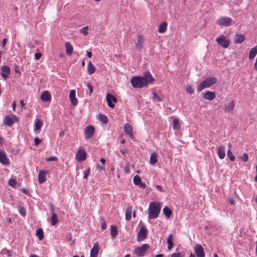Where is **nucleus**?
<instances>
[{"label":"nucleus","mask_w":257,"mask_h":257,"mask_svg":"<svg viewBox=\"0 0 257 257\" xmlns=\"http://www.w3.org/2000/svg\"><path fill=\"white\" fill-rule=\"evenodd\" d=\"M48 171L40 170L38 173V181L39 183L42 184L44 183L46 180V176L48 173Z\"/></svg>","instance_id":"dca6fc26"},{"label":"nucleus","mask_w":257,"mask_h":257,"mask_svg":"<svg viewBox=\"0 0 257 257\" xmlns=\"http://www.w3.org/2000/svg\"><path fill=\"white\" fill-rule=\"evenodd\" d=\"M203 97L206 99L212 100L215 97V93L214 92L208 91L204 94Z\"/></svg>","instance_id":"6ab92c4d"},{"label":"nucleus","mask_w":257,"mask_h":257,"mask_svg":"<svg viewBox=\"0 0 257 257\" xmlns=\"http://www.w3.org/2000/svg\"><path fill=\"white\" fill-rule=\"evenodd\" d=\"M245 39L244 36L242 34H236L234 36V42L236 44L242 43Z\"/></svg>","instance_id":"412c9836"},{"label":"nucleus","mask_w":257,"mask_h":257,"mask_svg":"<svg viewBox=\"0 0 257 257\" xmlns=\"http://www.w3.org/2000/svg\"><path fill=\"white\" fill-rule=\"evenodd\" d=\"M97 168H98V169L100 171H103V170H105V168H104V167L102 166H100V165H99V164H98V165H97Z\"/></svg>","instance_id":"13d9d810"},{"label":"nucleus","mask_w":257,"mask_h":257,"mask_svg":"<svg viewBox=\"0 0 257 257\" xmlns=\"http://www.w3.org/2000/svg\"><path fill=\"white\" fill-rule=\"evenodd\" d=\"M171 257H183L181 252L173 253L171 255Z\"/></svg>","instance_id":"3c124183"},{"label":"nucleus","mask_w":257,"mask_h":257,"mask_svg":"<svg viewBox=\"0 0 257 257\" xmlns=\"http://www.w3.org/2000/svg\"><path fill=\"white\" fill-rule=\"evenodd\" d=\"M132 209L131 206H128L126 208L125 218L126 220H130L132 217Z\"/></svg>","instance_id":"cd10ccee"},{"label":"nucleus","mask_w":257,"mask_h":257,"mask_svg":"<svg viewBox=\"0 0 257 257\" xmlns=\"http://www.w3.org/2000/svg\"><path fill=\"white\" fill-rule=\"evenodd\" d=\"M1 253L3 254L5 257H12V254L11 251L8 250L6 248H4L2 249Z\"/></svg>","instance_id":"72a5a7b5"},{"label":"nucleus","mask_w":257,"mask_h":257,"mask_svg":"<svg viewBox=\"0 0 257 257\" xmlns=\"http://www.w3.org/2000/svg\"><path fill=\"white\" fill-rule=\"evenodd\" d=\"M17 183V181L13 179H10L8 181L9 185L13 187L16 186Z\"/></svg>","instance_id":"79ce46f5"},{"label":"nucleus","mask_w":257,"mask_h":257,"mask_svg":"<svg viewBox=\"0 0 257 257\" xmlns=\"http://www.w3.org/2000/svg\"><path fill=\"white\" fill-rule=\"evenodd\" d=\"M138 185H139L140 188H143V189H145L146 187V183H143L142 182H141V183L140 184H139Z\"/></svg>","instance_id":"bf43d9fd"},{"label":"nucleus","mask_w":257,"mask_h":257,"mask_svg":"<svg viewBox=\"0 0 257 257\" xmlns=\"http://www.w3.org/2000/svg\"><path fill=\"white\" fill-rule=\"evenodd\" d=\"M133 128L131 124L128 123H126L124 124V133L129 136V137L131 138H133Z\"/></svg>","instance_id":"4468645a"},{"label":"nucleus","mask_w":257,"mask_h":257,"mask_svg":"<svg viewBox=\"0 0 257 257\" xmlns=\"http://www.w3.org/2000/svg\"><path fill=\"white\" fill-rule=\"evenodd\" d=\"M50 209L51 214L55 213V206L53 204H51L50 205Z\"/></svg>","instance_id":"6e6d98bb"},{"label":"nucleus","mask_w":257,"mask_h":257,"mask_svg":"<svg viewBox=\"0 0 257 257\" xmlns=\"http://www.w3.org/2000/svg\"><path fill=\"white\" fill-rule=\"evenodd\" d=\"M94 127L92 125H89L87 126L84 131L85 139L88 140L91 138L94 135Z\"/></svg>","instance_id":"6e6552de"},{"label":"nucleus","mask_w":257,"mask_h":257,"mask_svg":"<svg viewBox=\"0 0 257 257\" xmlns=\"http://www.w3.org/2000/svg\"><path fill=\"white\" fill-rule=\"evenodd\" d=\"M216 41L219 45L224 48H227L230 44L229 41L226 40L225 37L223 35H221L217 37Z\"/></svg>","instance_id":"0eeeda50"},{"label":"nucleus","mask_w":257,"mask_h":257,"mask_svg":"<svg viewBox=\"0 0 257 257\" xmlns=\"http://www.w3.org/2000/svg\"><path fill=\"white\" fill-rule=\"evenodd\" d=\"M153 99L157 100L159 102L162 101V99L159 96L156 92L153 93Z\"/></svg>","instance_id":"09e8293b"},{"label":"nucleus","mask_w":257,"mask_h":257,"mask_svg":"<svg viewBox=\"0 0 257 257\" xmlns=\"http://www.w3.org/2000/svg\"><path fill=\"white\" fill-rule=\"evenodd\" d=\"M101 227L102 229H103V230L105 229L106 227V224L105 220H102V221L101 223Z\"/></svg>","instance_id":"864d4df0"},{"label":"nucleus","mask_w":257,"mask_h":257,"mask_svg":"<svg viewBox=\"0 0 257 257\" xmlns=\"http://www.w3.org/2000/svg\"><path fill=\"white\" fill-rule=\"evenodd\" d=\"M172 239H173V235L172 234H169L168 237L167 238V244L173 243V242Z\"/></svg>","instance_id":"de8ad7c7"},{"label":"nucleus","mask_w":257,"mask_h":257,"mask_svg":"<svg viewBox=\"0 0 257 257\" xmlns=\"http://www.w3.org/2000/svg\"><path fill=\"white\" fill-rule=\"evenodd\" d=\"M97 119L103 123H106L108 122V117L105 115L101 113L98 114Z\"/></svg>","instance_id":"c756f323"},{"label":"nucleus","mask_w":257,"mask_h":257,"mask_svg":"<svg viewBox=\"0 0 257 257\" xmlns=\"http://www.w3.org/2000/svg\"><path fill=\"white\" fill-rule=\"evenodd\" d=\"M7 42V39L6 38H5L3 40V41H2V47L3 48L5 47L6 44V43Z\"/></svg>","instance_id":"680f3d73"},{"label":"nucleus","mask_w":257,"mask_h":257,"mask_svg":"<svg viewBox=\"0 0 257 257\" xmlns=\"http://www.w3.org/2000/svg\"><path fill=\"white\" fill-rule=\"evenodd\" d=\"M35 127L34 131H37L40 130L42 126V121L39 118H36L35 120Z\"/></svg>","instance_id":"b1692460"},{"label":"nucleus","mask_w":257,"mask_h":257,"mask_svg":"<svg viewBox=\"0 0 257 257\" xmlns=\"http://www.w3.org/2000/svg\"><path fill=\"white\" fill-rule=\"evenodd\" d=\"M147 235V229L145 226L142 225L140 227V230L137 234V241L141 242L145 239Z\"/></svg>","instance_id":"423d86ee"},{"label":"nucleus","mask_w":257,"mask_h":257,"mask_svg":"<svg viewBox=\"0 0 257 257\" xmlns=\"http://www.w3.org/2000/svg\"><path fill=\"white\" fill-rule=\"evenodd\" d=\"M42 55L40 53H37L35 54V59L36 60H38L40 59Z\"/></svg>","instance_id":"4d7b16f0"},{"label":"nucleus","mask_w":257,"mask_h":257,"mask_svg":"<svg viewBox=\"0 0 257 257\" xmlns=\"http://www.w3.org/2000/svg\"><path fill=\"white\" fill-rule=\"evenodd\" d=\"M149 247V244L147 243L144 244L141 246L136 247L134 250V253L137 255V257H143Z\"/></svg>","instance_id":"20e7f679"},{"label":"nucleus","mask_w":257,"mask_h":257,"mask_svg":"<svg viewBox=\"0 0 257 257\" xmlns=\"http://www.w3.org/2000/svg\"><path fill=\"white\" fill-rule=\"evenodd\" d=\"M86 152L82 150H79L76 155V159L79 162L85 160L86 159Z\"/></svg>","instance_id":"2eb2a0df"},{"label":"nucleus","mask_w":257,"mask_h":257,"mask_svg":"<svg viewBox=\"0 0 257 257\" xmlns=\"http://www.w3.org/2000/svg\"><path fill=\"white\" fill-rule=\"evenodd\" d=\"M225 147L221 146L218 148V155L220 159H223L225 156Z\"/></svg>","instance_id":"a878e982"},{"label":"nucleus","mask_w":257,"mask_h":257,"mask_svg":"<svg viewBox=\"0 0 257 257\" xmlns=\"http://www.w3.org/2000/svg\"><path fill=\"white\" fill-rule=\"evenodd\" d=\"M194 251L197 257H205L204 248L200 244H197L195 246Z\"/></svg>","instance_id":"9b49d317"},{"label":"nucleus","mask_w":257,"mask_h":257,"mask_svg":"<svg viewBox=\"0 0 257 257\" xmlns=\"http://www.w3.org/2000/svg\"><path fill=\"white\" fill-rule=\"evenodd\" d=\"M133 181L135 185H138L141 183L142 180L139 176L136 175L134 177Z\"/></svg>","instance_id":"ea45409f"},{"label":"nucleus","mask_w":257,"mask_h":257,"mask_svg":"<svg viewBox=\"0 0 257 257\" xmlns=\"http://www.w3.org/2000/svg\"><path fill=\"white\" fill-rule=\"evenodd\" d=\"M0 162L5 166H8L10 164L9 159L7 158L6 153L1 151H0Z\"/></svg>","instance_id":"f3484780"},{"label":"nucleus","mask_w":257,"mask_h":257,"mask_svg":"<svg viewBox=\"0 0 257 257\" xmlns=\"http://www.w3.org/2000/svg\"><path fill=\"white\" fill-rule=\"evenodd\" d=\"M257 54V45L251 48L249 52V59L252 60Z\"/></svg>","instance_id":"5701e85b"},{"label":"nucleus","mask_w":257,"mask_h":257,"mask_svg":"<svg viewBox=\"0 0 257 257\" xmlns=\"http://www.w3.org/2000/svg\"><path fill=\"white\" fill-rule=\"evenodd\" d=\"M88 88L89 89V92L86 93V95L88 96H90L93 92V87L90 84H88L87 85Z\"/></svg>","instance_id":"a18cd8bd"},{"label":"nucleus","mask_w":257,"mask_h":257,"mask_svg":"<svg viewBox=\"0 0 257 257\" xmlns=\"http://www.w3.org/2000/svg\"><path fill=\"white\" fill-rule=\"evenodd\" d=\"M143 39L141 36H139L137 39V41L136 43V45L137 48L139 49H142L143 47Z\"/></svg>","instance_id":"2f4dec72"},{"label":"nucleus","mask_w":257,"mask_h":257,"mask_svg":"<svg viewBox=\"0 0 257 257\" xmlns=\"http://www.w3.org/2000/svg\"><path fill=\"white\" fill-rule=\"evenodd\" d=\"M158 155L156 153L153 152L151 154L150 156V162L152 165H155L158 161Z\"/></svg>","instance_id":"393cba45"},{"label":"nucleus","mask_w":257,"mask_h":257,"mask_svg":"<svg viewBox=\"0 0 257 257\" xmlns=\"http://www.w3.org/2000/svg\"><path fill=\"white\" fill-rule=\"evenodd\" d=\"M234 107V103L233 101L228 103L225 106L224 111L225 112H230L231 111Z\"/></svg>","instance_id":"7c9ffc66"},{"label":"nucleus","mask_w":257,"mask_h":257,"mask_svg":"<svg viewBox=\"0 0 257 257\" xmlns=\"http://www.w3.org/2000/svg\"><path fill=\"white\" fill-rule=\"evenodd\" d=\"M18 212L23 217L26 215V210L24 207L22 205L19 206Z\"/></svg>","instance_id":"4c0bfd02"},{"label":"nucleus","mask_w":257,"mask_h":257,"mask_svg":"<svg viewBox=\"0 0 257 257\" xmlns=\"http://www.w3.org/2000/svg\"><path fill=\"white\" fill-rule=\"evenodd\" d=\"M163 212L164 215L168 217H169L172 214L171 210L167 206L163 208Z\"/></svg>","instance_id":"58836bf2"},{"label":"nucleus","mask_w":257,"mask_h":257,"mask_svg":"<svg viewBox=\"0 0 257 257\" xmlns=\"http://www.w3.org/2000/svg\"><path fill=\"white\" fill-rule=\"evenodd\" d=\"M106 100L108 106L111 108H113L114 104L112 102H116L117 101V99L114 95L107 93L106 94Z\"/></svg>","instance_id":"9d476101"},{"label":"nucleus","mask_w":257,"mask_h":257,"mask_svg":"<svg viewBox=\"0 0 257 257\" xmlns=\"http://www.w3.org/2000/svg\"><path fill=\"white\" fill-rule=\"evenodd\" d=\"M36 235L38 237L40 240L44 238V232L42 228H39L36 231Z\"/></svg>","instance_id":"c9c22d12"},{"label":"nucleus","mask_w":257,"mask_h":257,"mask_svg":"<svg viewBox=\"0 0 257 257\" xmlns=\"http://www.w3.org/2000/svg\"><path fill=\"white\" fill-rule=\"evenodd\" d=\"M51 221L52 225H55L58 222V219L56 213L52 214Z\"/></svg>","instance_id":"f704fd0d"},{"label":"nucleus","mask_w":257,"mask_h":257,"mask_svg":"<svg viewBox=\"0 0 257 257\" xmlns=\"http://www.w3.org/2000/svg\"><path fill=\"white\" fill-rule=\"evenodd\" d=\"M87 56L88 58H91V57H92V53L91 52L87 51Z\"/></svg>","instance_id":"338daca9"},{"label":"nucleus","mask_w":257,"mask_h":257,"mask_svg":"<svg viewBox=\"0 0 257 257\" xmlns=\"http://www.w3.org/2000/svg\"><path fill=\"white\" fill-rule=\"evenodd\" d=\"M173 128L175 131H178L180 129V126L179 124V119L178 118H175L173 120Z\"/></svg>","instance_id":"473e14b6"},{"label":"nucleus","mask_w":257,"mask_h":257,"mask_svg":"<svg viewBox=\"0 0 257 257\" xmlns=\"http://www.w3.org/2000/svg\"><path fill=\"white\" fill-rule=\"evenodd\" d=\"M151 73L146 71L143 73V76H136L133 77L131 80L132 85L134 88H141L148 86L149 83L154 81Z\"/></svg>","instance_id":"f257e3e1"},{"label":"nucleus","mask_w":257,"mask_h":257,"mask_svg":"<svg viewBox=\"0 0 257 257\" xmlns=\"http://www.w3.org/2000/svg\"><path fill=\"white\" fill-rule=\"evenodd\" d=\"M76 91L75 90H71L69 93V97L71 102L73 105H76L77 104V100L75 97Z\"/></svg>","instance_id":"a211bd4d"},{"label":"nucleus","mask_w":257,"mask_h":257,"mask_svg":"<svg viewBox=\"0 0 257 257\" xmlns=\"http://www.w3.org/2000/svg\"><path fill=\"white\" fill-rule=\"evenodd\" d=\"M65 47H66V53L69 55L71 56L72 54L73 53V46L70 44V42H67L65 43Z\"/></svg>","instance_id":"4be33fe9"},{"label":"nucleus","mask_w":257,"mask_h":257,"mask_svg":"<svg viewBox=\"0 0 257 257\" xmlns=\"http://www.w3.org/2000/svg\"><path fill=\"white\" fill-rule=\"evenodd\" d=\"M232 22V20L230 18L222 17L217 20L216 24L221 26L228 27L230 25Z\"/></svg>","instance_id":"39448f33"},{"label":"nucleus","mask_w":257,"mask_h":257,"mask_svg":"<svg viewBox=\"0 0 257 257\" xmlns=\"http://www.w3.org/2000/svg\"><path fill=\"white\" fill-rule=\"evenodd\" d=\"M22 191L24 193H25V194H28V190H27V189H26V188H23V189H22Z\"/></svg>","instance_id":"69168bd1"},{"label":"nucleus","mask_w":257,"mask_h":257,"mask_svg":"<svg viewBox=\"0 0 257 257\" xmlns=\"http://www.w3.org/2000/svg\"><path fill=\"white\" fill-rule=\"evenodd\" d=\"M229 203L231 205H234V199L232 198L229 199Z\"/></svg>","instance_id":"774afa93"},{"label":"nucleus","mask_w":257,"mask_h":257,"mask_svg":"<svg viewBox=\"0 0 257 257\" xmlns=\"http://www.w3.org/2000/svg\"><path fill=\"white\" fill-rule=\"evenodd\" d=\"M117 234V228L114 225H111L110 228V234L112 237H114Z\"/></svg>","instance_id":"e433bc0d"},{"label":"nucleus","mask_w":257,"mask_h":257,"mask_svg":"<svg viewBox=\"0 0 257 257\" xmlns=\"http://www.w3.org/2000/svg\"><path fill=\"white\" fill-rule=\"evenodd\" d=\"M88 28V27L87 26L83 27L82 28H81L80 30V33L83 34L84 35H87L88 34V31H87Z\"/></svg>","instance_id":"37998d69"},{"label":"nucleus","mask_w":257,"mask_h":257,"mask_svg":"<svg viewBox=\"0 0 257 257\" xmlns=\"http://www.w3.org/2000/svg\"><path fill=\"white\" fill-rule=\"evenodd\" d=\"M89 173H90V169H89L86 171H84L83 178L86 179L88 178V177L89 175Z\"/></svg>","instance_id":"8fccbe9b"},{"label":"nucleus","mask_w":257,"mask_h":257,"mask_svg":"<svg viewBox=\"0 0 257 257\" xmlns=\"http://www.w3.org/2000/svg\"><path fill=\"white\" fill-rule=\"evenodd\" d=\"M57 160V158L55 156L50 157L46 159L47 161H56Z\"/></svg>","instance_id":"5fc2aeb1"},{"label":"nucleus","mask_w":257,"mask_h":257,"mask_svg":"<svg viewBox=\"0 0 257 257\" xmlns=\"http://www.w3.org/2000/svg\"><path fill=\"white\" fill-rule=\"evenodd\" d=\"M1 75L5 80H6L10 73V67L8 66H3L1 67Z\"/></svg>","instance_id":"ddd939ff"},{"label":"nucleus","mask_w":257,"mask_h":257,"mask_svg":"<svg viewBox=\"0 0 257 257\" xmlns=\"http://www.w3.org/2000/svg\"><path fill=\"white\" fill-rule=\"evenodd\" d=\"M186 90L187 91L188 93H189L190 94H192L194 93V90L192 89L191 85H190L187 86Z\"/></svg>","instance_id":"49530a36"},{"label":"nucleus","mask_w":257,"mask_h":257,"mask_svg":"<svg viewBox=\"0 0 257 257\" xmlns=\"http://www.w3.org/2000/svg\"><path fill=\"white\" fill-rule=\"evenodd\" d=\"M16 121V117L15 115H6L4 119V123L8 126H12Z\"/></svg>","instance_id":"1a4fd4ad"},{"label":"nucleus","mask_w":257,"mask_h":257,"mask_svg":"<svg viewBox=\"0 0 257 257\" xmlns=\"http://www.w3.org/2000/svg\"><path fill=\"white\" fill-rule=\"evenodd\" d=\"M248 159V155L246 153H244L240 157V159L243 162H247Z\"/></svg>","instance_id":"c03bdc74"},{"label":"nucleus","mask_w":257,"mask_h":257,"mask_svg":"<svg viewBox=\"0 0 257 257\" xmlns=\"http://www.w3.org/2000/svg\"><path fill=\"white\" fill-rule=\"evenodd\" d=\"M95 67L91 61L88 63L87 72L89 75L93 74L95 72Z\"/></svg>","instance_id":"bb28decb"},{"label":"nucleus","mask_w":257,"mask_h":257,"mask_svg":"<svg viewBox=\"0 0 257 257\" xmlns=\"http://www.w3.org/2000/svg\"><path fill=\"white\" fill-rule=\"evenodd\" d=\"M167 23L166 22H162L160 24L159 27V30H158L159 32L160 33H164L167 29Z\"/></svg>","instance_id":"c85d7f7f"},{"label":"nucleus","mask_w":257,"mask_h":257,"mask_svg":"<svg viewBox=\"0 0 257 257\" xmlns=\"http://www.w3.org/2000/svg\"><path fill=\"white\" fill-rule=\"evenodd\" d=\"M161 210V206L159 203L151 202L149 208V217L151 219H154L158 217Z\"/></svg>","instance_id":"f03ea898"},{"label":"nucleus","mask_w":257,"mask_h":257,"mask_svg":"<svg viewBox=\"0 0 257 257\" xmlns=\"http://www.w3.org/2000/svg\"><path fill=\"white\" fill-rule=\"evenodd\" d=\"M173 245H174L173 243L168 244V249L169 250H170L173 247Z\"/></svg>","instance_id":"0e129e2a"},{"label":"nucleus","mask_w":257,"mask_h":257,"mask_svg":"<svg viewBox=\"0 0 257 257\" xmlns=\"http://www.w3.org/2000/svg\"><path fill=\"white\" fill-rule=\"evenodd\" d=\"M42 140L39 139L38 137H36L34 139V142L36 146L38 145L41 143Z\"/></svg>","instance_id":"603ef678"},{"label":"nucleus","mask_w":257,"mask_h":257,"mask_svg":"<svg viewBox=\"0 0 257 257\" xmlns=\"http://www.w3.org/2000/svg\"><path fill=\"white\" fill-rule=\"evenodd\" d=\"M41 98L44 102L49 101L50 100V94L48 91L43 92L41 95Z\"/></svg>","instance_id":"aec40b11"},{"label":"nucleus","mask_w":257,"mask_h":257,"mask_svg":"<svg viewBox=\"0 0 257 257\" xmlns=\"http://www.w3.org/2000/svg\"><path fill=\"white\" fill-rule=\"evenodd\" d=\"M120 152L122 154H125L127 152V150L126 149H121L120 150Z\"/></svg>","instance_id":"e2e57ef3"},{"label":"nucleus","mask_w":257,"mask_h":257,"mask_svg":"<svg viewBox=\"0 0 257 257\" xmlns=\"http://www.w3.org/2000/svg\"><path fill=\"white\" fill-rule=\"evenodd\" d=\"M217 79L214 77H209L202 81L197 86V91L201 92L203 89L208 88L216 83Z\"/></svg>","instance_id":"7ed1b4c3"},{"label":"nucleus","mask_w":257,"mask_h":257,"mask_svg":"<svg viewBox=\"0 0 257 257\" xmlns=\"http://www.w3.org/2000/svg\"><path fill=\"white\" fill-rule=\"evenodd\" d=\"M156 188L158 190H159L161 192H164V190L162 189V188L160 185H157L156 186Z\"/></svg>","instance_id":"052dcab7"},{"label":"nucleus","mask_w":257,"mask_h":257,"mask_svg":"<svg viewBox=\"0 0 257 257\" xmlns=\"http://www.w3.org/2000/svg\"><path fill=\"white\" fill-rule=\"evenodd\" d=\"M227 157H229V159L231 161H234L235 160V156L233 155V153H232V152L230 150H228L227 152Z\"/></svg>","instance_id":"a19ab883"},{"label":"nucleus","mask_w":257,"mask_h":257,"mask_svg":"<svg viewBox=\"0 0 257 257\" xmlns=\"http://www.w3.org/2000/svg\"><path fill=\"white\" fill-rule=\"evenodd\" d=\"M99 250V243L98 242L94 243L93 247L90 250V257H97Z\"/></svg>","instance_id":"f8f14e48"}]
</instances>
